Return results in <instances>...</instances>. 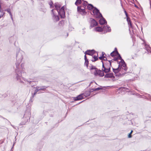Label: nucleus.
I'll use <instances>...</instances> for the list:
<instances>
[{
  "mask_svg": "<svg viewBox=\"0 0 151 151\" xmlns=\"http://www.w3.org/2000/svg\"><path fill=\"white\" fill-rule=\"evenodd\" d=\"M118 63L119 67L117 68H113V71L116 76H118L119 74L123 75L126 73L125 72L127 70L126 65L123 60H121V61Z\"/></svg>",
  "mask_w": 151,
  "mask_h": 151,
  "instance_id": "nucleus-1",
  "label": "nucleus"
},
{
  "mask_svg": "<svg viewBox=\"0 0 151 151\" xmlns=\"http://www.w3.org/2000/svg\"><path fill=\"white\" fill-rule=\"evenodd\" d=\"M103 68L102 70L105 73L109 72L110 70L111 66V62L109 61L107 63L104 64L103 63Z\"/></svg>",
  "mask_w": 151,
  "mask_h": 151,
  "instance_id": "nucleus-2",
  "label": "nucleus"
},
{
  "mask_svg": "<svg viewBox=\"0 0 151 151\" xmlns=\"http://www.w3.org/2000/svg\"><path fill=\"white\" fill-rule=\"evenodd\" d=\"M92 13V14L97 18H99L102 17V15L100 13L99 11L96 8L93 9Z\"/></svg>",
  "mask_w": 151,
  "mask_h": 151,
  "instance_id": "nucleus-3",
  "label": "nucleus"
},
{
  "mask_svg": "<svg viewBox=\"0 0 151 151\" xmlns=\"http://www.w3.org/2000/svg\"><path fill=\"white\" fill-rule=\"evenodd\" d=\"M65 8V6H63L58 12L59 14L62 18H63L65 17V12L64 10Z\"/></svg>",
  "mask_w": 151,
  "mask_h": 151,
  "instance_id": "nucleus-4",
  "label": "nucleus"
},
{
  "mask_svg": "<svg viewBox=\"0 0 151 151\" xmlns=\"http://www.w3.org/2000/svg\"><path fill=\"white\" fill-rule=\"evenodd\" d=\"M111 55L112 57H114L115 56H117V58H115L114 60H120L121 61V60H122V59L120 55L118 54V53L117 51H114L111 53Z\"/></svg>",
  "mask_w": 151,
  "mask_h": 151,
  "instance_id": "nucleus-5",
  "label": "nucleus"
},
{
  "mask_svg": "<svg viewBox=\"0 0 151 151\" xmlns=\"http://www.w3.org/2000/svg\"><path fill=\"white\" fill-rule=\"evenodd\" d=\"M92 73L95 76L97 75V72L98 70L93 66L91 67L90 69Z\"/></svg>",
  "mask_w": 151,
  "mask_h": 151,
  "instance_id": "nucleus-6",
  "label": "nucleus"
},
{
  "mask_svg": "<svg viewBox=\"0 0 151 151\" xmlns=\"http://www.w3.org/2000/svg\"><path fill=\"white\" fill-rule=\"evenodd\" d=\"M95 53V51L94 50H89L86 51L85 54L86 55H92Z\"/></svg>",
  "mask_w": 151,
  "mask_h": 151,
  "instance_id": "nucleus-7",
  "label": "nucleus"
},
{
  "mask_svg": "<svg viewBox=\"0 0 151 151\" xmlns=\"http://www.w3.org/2000/svg\"><path fill=\"white\" fill-rule=\"evenodd\" d=\"M78 11L82 14H84L85 13V10H83V9L81 8V7L79 6L77 7Z\"/></svg>",
  "mask_w": 151,
  "mask_h": 151,
  "instance_id": "nucleus-8",
  "label": "nucleus"
},
{
  "mask_svg": "<svg viewBox=\"0 0 151 151\" xmlns=\"http://www.w3.org/2000/svg\"><path fill=\"white\" fill-rule=\"evenodd\" d=\"M97 24V23L96 21L94 19H91V25L92 27L96 26Z\"/></svg>",
  "mask_w": 151,
  "mask_h": 151,
  "instance_id": "nucleus-9",
  "label": "nucleus"
},
{
  "mask_svg": "<svg viewBox=\"0 0 151 151\" xmlns=\"http://www.w3.org/2000/svg\"><path fill=\"white\" fill-rule=\"evenodd\" d=\"M99 76L100 77H102L104 76L103 72L100 70H98L97 72V75L96 76Z\"/></svg>",
  "mask_w": 151,
  "mask_h": 151,
  "instance_id": "nucleus-10",
  "label": "nucleus"
},
{
  "mask_svg": "<svg viewBox=\"0 0 151 151\" xmlns=\"http://www.w3.org/2000/svg\"><path fill=\"white\" fill-rule=\"evenodd\" d=\"M103 30L104 31H106V32H110L111 31V29L110 27L106 26L104 27Z\"/></svg>",
  "mask_w": 151,
  "mask_h": 151,
  "instance_id": "nucleus-11",
  "label": "nucleus"
},
{
  "mask_svg": "<svg viewBox=\"0 0 151 151\" xmlns=\"http://www.w3.org/2000/svg\"><path fill=\"white\" fill-rule=\"evenodd\" d=\"M101 17V18L99 20V22L102 25L104 24L106 22L104 18H102V17Z\"/></svg>",
  "mask_w": 151,
  "mask_h": 151,
  "instance_id": "nucleus-12",
  "label": "nucleus"
},
{
  "mask_svg": "<svg viewBox=\"0 0 151 151\" xmlns=\"http://www.w3.org/2000/svg\"><path fill=\"white\" fill-rule=\"evenodd\" d=\"M113 76V73H108L106 74L104 77L106 78H111Z\"/></svg>",
  "mask_w": 151,
  "mask_h": 151,
  "instance_id": "nucleus-13",
  "label": "nucleus"
},
{
  "mask_svg": "<svg viewBox=\"0 0 151 151\" xmlns=\"http://www.w3.org/2000/svg\"><path fill=\"white\" fill-rule=\"evenodd\" d=\"M83 98V94H81V95H79L76 98L75 100L76 101H77V100L82 99Z\"/></svg>",
  "mask_w": 151,
  "mask_h": 151,
  "instance_id": "nucleus-14",
  "label": "nucleus"
},
{
  "mask_svg": "<svg viewBox=\"0 0 151 151\" xmlns=\"http://www.w3.org/2000/svg\"><path fill=\"white\" fill-rule=\"evenodd\" d=\"M95 30L96 31L98 32H101L103 30V28L101 27H96L95 28Z\"/></svg>",
  "mask_w": 151,
  "mask_h": 151,
  "instance_id": "nucleus-15",
  "label": "nucleus"
},
{
  "mask_svg": "<svg viewBox=\"0 0 151 151\" xmlns=\"http://www.w3.org/2000/svg\"><path fill=\"white\" fill-rule=\"evenodd\" d=\"M55 8L58 12L60 9L61 6L59 4L56 3L55 4Z\"/></svg>",
  "mask_w": 151,
  "mask_h": 151,
  "instance_id": "nucleus-16",
  "label": "nucleus"
},
{
  "mask_svg": "<svg viewBox=\"0 0 151 151\" xmlns=\"http://www.w3.org/2000/svg\"><path fill=\"white\" fill-rule=\"evenodd\" d=\"M87 8L89 10H91L93 8V7L92 4H88L87 6Z\"/></svg>",
  "mask_w": 151,
  "mask_h": 151,
  "instance_id": "nucleus-17",
  "label": "nucleus"
},
{
  "mask_svg": "<svg viewBox=\"0 0 151 151\" xmlns=\"http://www.w3.org/2000/svg\"><path fill=\"white\" fill-rule=\"evenodd\" d=\"M82 1H83V0H76L75 2V4L76 5H78L81 4Z\"/></svg>",
  "mask_w": 151,
  "mask_h": 151,
  "instance_id": "nucleus-18",
  "label": "nucleus"
},
{
  "mask_svg": "<svg viewBox=\"0 0 151 151\" xmlns=\"http://www.w3.org/2000/svg\"><path fill=\"white\" fill-rule=\"evenodd\" d=\"M5 11H6L8 13H9V14L11 16V18L12 19H13V18L12 17V14L11 12L10 9H7V10H5Z\"/></svg>",
  "mask_w": 151,
  "mask_h": 151,
  "instance_id": "nucleus-19",
  "label": "nucleus"
},
{
  "mask_svg": "<svg viewBox=\"0 0 151 151\" xmlns=\"http://www.w3.org/2000/svg\"><path fill=\"white\" fill-rule=\"evenodd\" d=\"M97 56L98 55H97V56H94L93 57V59L92 60V61L93 62H94L97 60L98 59Z\"/></svg>",
  "mask_w": 151,
  "mask_h": 151,
  "instance_id": "nucleus-20",
  "label": "nucleus"
},
{
  "mask_svg": "<svg viewBox=\"0 0 151 151\" xmlns=\"http://www.w3.org/2000/svg\"><path fill=\"white\" fill-rule=\"evenodd\" d=\"M54 16L55 17V19L56 21H58L59 20V17L58 16H55L53 14Z\"/></svg>",
  "mask_w": 151,
  "mask_h": 151,
  "instance_id": "nucleus-21",
  "label": "nucleus"
},
{
  "mask_svg": "<svg viewBox=\"0 0 151 151\" xmlns=\"http://www.w3.org/2000/svg\"><path fill=\"white\" fill-rule=\"evenodd\" d=\"M84 64L87 66V67H88V60H85Z\"/></svg>",
  "mask_w": 151,
  "mask_h": 151,
  "instance_id": "nucleus-22",
  "label": "nucleus"
},
{
  "mask_svg": "<svg viewBox=\"0 0 151 151\" xmlns=\"http://www.w3.org/2000/svg\"><path fill=\"white\" fill-rule=\"evenodd\" d=\"M83 5L86 7L87 5V2L86 1H84L83 3Z\"/></svg>",
  "mask_w": 151,
  "mask_h": 151,
  "instance_id": "nucleus-23",
  "label": "nucleus"
},
{
  "mask_svg": "<svg viewBox=\"0 0 151 151\" xmlns=\"http://www.w3.org/2000/svg\"><path fill=\"white\" fill-rule=\"evenodd\" d=\"M99 58L100 60L103 59V60H105V59L104 58H106L104 57V55H103L102 56H101V57H99Z\"/></svg>",
  "mask_w": 151,
  "mask_h": 151,
  "instance_id": "nucleus-24",
  "label": "nucleus"
},
{
  "mask_svg": "<svg viewBox=\"0 0 151 151\" xmlns=\"http://www.w3.org/2000/svg\"><path fill=\"white\" fill-rule=\"evenodd\" d=\"M101 89V88H96L93 89H92V90L93 91H97V90H100V89Z\"/></svg>",
  "mask_w": 151,
  "mask_h": 151,
  "instance_id": "nucleus-25",
  "label": "nucleus"
},
{
  "mask_svg": "<svg viewBox=\"0 0 151 151\" xmlns=\"http://www.w3.org/2000/svg\"><path fill=\"white\" fill-rule=\"evenodd\" d=\"M128 23L129 26H130V27H132V25L131 23V21L128 22Z\"/></svg>",
  "mask_w": 151,
  "mask_h": 151,
  "instance_id": "nucleus-26",
  "label": "nucleus"
},
{
  "mask_svg": "<svg viewBox=\"0 0 151 151\" xmlns=\"http://www.w3.org/2000/svg\"><path fill=\"white\" fill-rule=\"evenodd\" d=\"M127 17V21L128 22L131 21L130 18L128 16Z\"/></svg>",
  "mask_w": 151,
  "mask_h": 151,
  "instance_id": "nucleus-27",
  "label": "nucleus"
},
{
  "mask_svg": "<svg viewBox=\"0 0 151 151\" xmlns=\"http://www.w3.org/2000/svg\"><path fill=\"white\" fill-rule=\"evenodd\" d=\"M17 76H19V77H20L21 76V74L20 73H19L18 74H17Z\"/></svg>",
  "mask_w": 151,
  "mask_h": 151,
  "instance_id": "nucleus-28",
  "label": "nucleus"
},
{
  "mask_svg": "<svg viewBox=\"0 0 151 151\" xmlns=\"http://www.w3.org/2000/svg\"><path fill=\"white\" fill-rule=\"evenodd\" d=\"M79 7H81V8L83 9V10H85V6H80Z\"/></svg>",
  "mask_w": 151,
  "mask_h": 151,
  "instance_id": "nucleus-29",
  "label": "nucleus"
},
{
  "mask_svg": "<svg viewBox=\"0 0 151 151\" xmlns=\"http://www.w3.org/2000/svg\"><path fill=\"white\" fill-rule=\"evenodd\" d=\"M124 13H125L126 17H127V16H128L127 14L126 11L125 10L124 11Z\"/></svg>",
  "mask_w": 151,
  "mask_h": 151,
  "instance_id": "nucleus-30",
  "label": "nucleus"
},
{
  "mask_svg": "<svg viewBox=\"0 0 151 151\" xmlns=\"http://www.w3.org/2000/svg\"><path fill=\"white\" fill-rule=\"evenodd\" d=\"M84 59H85V60H88L87 58H86V55L85 54V55L84 56Z\"/></svg>",
  "mask_w": 151,
  "mask_h": 151,
  "instance_id": "nucleus-31",
  "label": "nucleus"
},
{
  "mask_svg": "<svg viewBox=\"0 0 151 151\" xmlns=\"http://www.w3.org/2000/svg\"><path fill=\"white\" fill-rule=\"evenodd\" d=\"M131 137V134H129V135H128V137L129 138H130V137Z\"/></svg>",
  "mask_w": 151,
  "mask_h": 151,
  "instance_id": "nucleus-32",
  "label": "nucleus"
},
{
  "mask_svg": "<svg viewBox=\"0 0 151 151\" xmlns=\"http://www.w3.org/2000/svg\"><path fill=\"white\" fill-rule=\"evenodd\" d=\"M133 131L132 130L131 132H130V133H129V134H132V133Z\"/></svg>",
  "mask_w": 151,
  "mask_h": 151,
  "instance_id": "nucleus-33",
  "label": "nucleus"
},
{
  "mask_svg": "<svg viewBox=\"0 0 151 151\" xmlns=\"http://www.w3.org/2000/svg\"><path fill=\"white\" fill-rule=\"evenodd\" d=\"M133 131L132 130L131 132H130V133H129V134H132V133Z\"/></svg>",
  "mask_w": 151,
  "mask_h": 151,
  "instance_id": "nucleus-34",
  "label": "nucleus"
},
{
  "mask_svg": "<svg viewBox=\"0 0 151 151\" xmlns=\"http://www.w3.org/2000/svg\"><path fill=\"white\" fill-rule=\"evenodd\" d=\"M54 9H52V11L53 13V11H54Z\"/></svg>",
  "mask_w": 151,
  "mask_h": 151,
  "instance_id": "nucleus-35",
  "label": "nucleus"
},
{
  "mask_svg": "<svg viewBox=\"0 0 151 151\" xmlns=\"http://www.w3.org/2000/svg\"><path fill=\"white\" fill-rule=\"evenodd\" d=\"M17 80L19 79V78H18V77H17Z\"/></svg>",
  "mask_w": 151,
  "mask_h": 151,
  "instance_id": "nucleus-36",
  "label": "nucleus"
},
{
  "mask_svg": "<svg viewBox=\"0 0 151 151\" xmlns=\"http://www.w3.org/2000/svg\"><path fill=\"white\" fill-rule=\"evenodd\" d=\"M1 18V17H0V18Z\"/></svg>",
  "mask_w": 151,
  "mask_h": 151,
  "instance_id": "nucleus-37",
  "label": "nucleus"
}]
</instances>
